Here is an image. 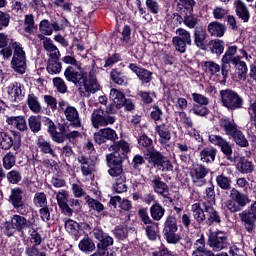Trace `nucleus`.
<instances>
[{
  "label": "nucleus",
  "mask_w": 256,
  "mask_h": 256,
  "mask_svg": "<svg viewBox=\"0 0 256 256\" xmlns=\"http://www.w3.org/2000/svg\"><path fill=\"white\" fill-rule=\"evenodd\" d=\"M6 123L12 125V127H15L18 131H27V120H25V117L23 116L9 117L6 120Z\"/></svg>",
  "instance_id": "nucleus-32"
},
{
  "label": "nucleus",
  "mask_w": 256,
  "mask_h": 256,
  "mask_svg": "<svg viewBox=\"0 0 256 256\" xmlns=\"http://www.w3.org/2000/svg\"><path fill=\"white\" fill-rule=\"evenodd\" d=\"M110 99L118 109H121V107H123V104L125 103V95L123 94V92L115 88H112L110 90Z\"/></svg>",
  "instance_id": "nucleus-37"
},
{
  "label": "nucleus",
  "mask_w": 256,
  "mask_h": 256,
  "mask_svg": "<svg viewBox=\"0 0 256 256\" xmlns=\"http://www.w3.org/2000/svg\"><path fill=\"white\" fill-rule=\"evenodd\" d=\"M119 139L117 136V132L111 128H103L100 129L98 132L94 133V141L98 145H103V143H107V141H112L115 143Z\"/></svg>",
  "instance_id": "nucleus-16"
},
{
  "label": "nucleus",
  "mask_w": 256,
  "mask_h": 256,
  "mask_svg": "<svg viewBox=\"0 0 256 256\" xmlns=\"http://www.w3.org/2000/svg\"><path fill=\"white\" fill-rule=\"evenodd\" d=\"M202 207H204V212L206 214L205 225H213L214 223H221V215L216 211L215 207L211 204H207V202H202Z\"/></svg>",
  "instance_id": "nucleus-18"
},
{
  "label": "nucleus",
  "mask_w": 256,
  "mask_h": 256,
  "mask_svg": "<svg viewBox=\"0 0 256 256\" xmlns=\"http://www.w3.org/2000/svg\"><path fill=\"white\" fill-rule=\"evenodd\" d=\"M204 67L207 73L210 75H217L221 71V66L213 61L204 62Z\"/></svg>",
  "instance_id": "nucleus-63"
},
{
  "label": "nucleus",
  "mask_w": 256,
  "mask_h": 256,
  "mask_svg": "<svg viewBox=\"0 0 256 256\" xmlns=\"http://www.w3.org/2000/svg\"><path fill=\"white\" fill-rule=\"evenodd\" d=\"M147 155L151 163H154V167H159L165 158V156H163V154L157 151L155 148H150L147 152Z\"/></svg>",
  "instance_id": "nucleus-39"
},
{
  "label": "nucleus",
  "mask_w": 256,
  "mask_h": 256,
  "mask_svg": "<svg viewBox=\"0 0 256 256\" xmlns=\"http://www.w3.org/2000/svg\"><path fill=\"white\" fill-rule=\"evenodd\" d=\"M221 104L228 111H237L243 108V97H241L235 90L226 89L220 91Z\"/></svg>",
  "instance_id": "nucleus-5"
},
{
  "label": "nucleus",
  "mask_w": 256,
  "mask_h": 256,
  "mask_svg": "<svg viewBox=\"0 0 256 256\" xmlns=\"http://www.w3.org/2000/svg\"><path fill=\"white\" fill-rule=\"evenodd\" d=\"M207 175H209V170L201 164L194 165L190 170L192 183L196 187H203V185H206L207 179L205 178Z\"/></svg>",
  "instance_id": "nucleus-13"
},
{
  "label": "nucleus",
  "mask_w": 256,
  "mask_h": 256,
  "mask_svg": "<svg viewBox=\"0 0 256 256\" xmlns=\"http://www.w3.org/2000/svg\"><path fill=\"white\" fill-rule=\"evenodd\" d=\"M164 239L170 244V245H177L181 241V234L177 233V231L172 232H163Z\"/></svg>",
  "instance_id": "nucleus-55"
},
{
  "label": "nucleus",
  "mask_w": 256,
  "mask_h": 256,
  "mask_svg": "<svg viewBox=\"0 0 256 256\" xmlns=\"http://www.w3.org/2000/svg\"><path fill=\"white\" fill-rule=\"evenodd\" d=\"M64 77L66 81L75 84L76 87H80L84 97H89V95L95 94L101 89V86L93 73H90L87 76V73L81 70L77 71L73 66H68L65 69Z\"/></svg>",
  "instance_id": "nucleus-2"
},
{
  "label": "nucleus",
  "mask_w": 256,
  "mask_h": 256,
  "mask_svg": "<svg viewBox=\"0 0 256 256\" xmlns=\"http://www.w3.org/2000/svg\"><path fill=\"white\" fill-rule=\"evenodd\" d=\"M200 157L203 163H213L217 157V149L211 146L206 147L200 152Z\"/></svg>",
  "instance_id": "nucleus-35"
},
{
  "label": "nucleus",
  "mask_w": 256,
  "mask_h": 256,
  "mask_svg": "<svg viewBox=\"0 0 256 256\" xmlns=\"http://www.w3.org/2000/svg\"><path fill=\"white\" fill-rule=\"evenodd\" d=\"M9 203H11L12 207H14L18 213H23L21 212V209L25 207V203L23 202V189L19 187L13 188L9 196Z\"/></svg>",
  "instance_id": "nucleus-19"
},
{
  "label": "nucleus",
  "mask_w": 256,
  "mask_h": 256,
  "mask_svg": "<svg viewBox=\"0 0 256 256\" xmlns=\"http://www.w3.org/2000/svg\"><path fill=\"white\" fill-rule=\"evenodd\" d=\"M10 47L13 49L11 68L20 75L27 70V56L20 42L11 40Z\"/></svg>",
  "instance_id": "nucleus-3"
},
{
  "label": "nucleus",
  "mask_w": 256,
  "mask_h": 256,
  "mask_svg": "<svg viewBox=\"0 0 256 256\" xmlns=\"http://www.w3.org/2000/svg\"><path fill=\"white\" fill-rule=\"evenodd\" d=\"M234 7L236 11V15L239 17V19H242L244 23H247L249 21L251 15L249 14V9L247 8V5L244 4L241 0H236L234 2Z\"/></svg>",
  "instance_id": "nucleus-23"
},
{
  "label": "nucleus",
  "mask_w": 256,
  "mask_h": 256,
  "mask_svg": "<svg viewBox=\"0 0 256 256\" xmlns=\"http://www.w3.org/2000/svg\"><path fill=\"white\" fill-rule=\"evenodd\" d=\"M26 103L30 111H32V113H35L36 115L43 111V107H41V102H39V98L35 96V94H29Z\"/></svg>",
  "instance_id": "nucleus-34"
},
{
  "label": "nucleus",
  "mask_w": 256,
  "mask_h": 256,
  "mask_svg": "<svg viewBox=\"0 0 256 256\" xmlns=\"http://www.w3.org/2000/svg\"><path fill=\"white\" fill-rule=\"evenodd\" d=\"M209 142L216 147H219L220 151L225 155L228 161L233 162V144H230L227 139L220 135L211 134L208 137Z\"/></svg>",
  "instance_id": "nucleus-10"
},
{
  "label": "nucleus",
  "mask_w": 256,
  "mask_h": 256,
  "mask_svg": "<svg viewBox=\"0 0 256 256\" xmlns=\"http://www.w3.org/2000/svg\"><path fill=\"white\" fill-rule=\"evenodd\" d=\"M36 146L41 153H44L46 155H51V157H57V154L55 153V150L53 149V146L51 145V142L43 139L38 138L36 141Z\"/></svg>",
  "instance_id": "nucleus-29"
},
{
  "label": "nucleus",
  "mask_w": 256,
  "mask_h": 256,
  "mask_svg": "<svg viewBox=\"0 0 256 256\" xmlns=\"http://www.w3.org/2000/svg\"><path fill=\"white\" fill-rule=\"evenodd\" d=\"M77 161L80 165L82 177H84L86 181L93 179V173H95V164L93 161H91V159L85 155H79L77 157Z\"/></svg>",
  "instance_id": "nucleus-15"
},
{
  "label": "nucleus",
  "mask_w": 256,
  "mask_h": 256,
  "mask_svg": "<svg viewBox=\"0 0 256 256\" xmlns=\"http://www.w3.org/2000/svg\"><path fill=\"white\" fill-rule=\"evenodd\" d=\"M253 169H255V166H253V162L241 158L240 161L238 162V171L243 174H249L253 173Z\"/></svg>",
  "instance_id": "nucleus-44"
},
{
  "label": "nucleus",
  "mask_w": 256,
  "mask_h": 256,
  "mask_svg": "<svg viewBox=\"0 0 256 256\" xmlns=\"http://www.w3.org/2000/svg\"><path fill=\"white\" fill-rule=\"evenodd\" d=\"M208 245L216 252L227 249V247H229V238L227 237V233L220 230L211 232L208 236Z\"/></svg>",
  "instance_id": "nucleus-8"
},
{
  "label": "nucleus",
  "mask_w": 256,
  "mask_h": 256,
  "mask_svg": "<svg viewBox=\"0 0 256 256\" xmlns=\"http://www.w3.org/2000/svg\"><path fill=\"white\" fill-rule=\"evenodd\" d=\"M174 3H176L177 9L180 11L185 9L189 15L193 13V7L196 5L195 0H174Z\"/></svg>",
  "instance_id": "nucleus-41"
},
{
  "label": "nucleus",
  "mask_w": 256,
  "mask_h": 256,
  "mask_svg": "<svg viewBox=\"0 0 256 256\" xmlns=\"http://www.w3.org/2000/svg\"><path fill=\"white\" fill-rule=\"evenodd\" d=\"M155 129L160 137L159 141L162 145H165L171 141V130L169 129V125L160 124L156 126Z\"/></svg>",
  "instance_id": "nucleus-27"
},
{
  "label": "nucleus",
  "mask_w": 256,
  "mask_h": 256,
  "mask_svg": "<svg viewBox=\"0 0 256 256\" xmlns=\"http://www.w3.org/2000/svg\"><path fill=\"white\" fill-rule=\"evenodd\" d=\"M164 239L170 244V245H177L181 241V234L177 233V231L172 232H163Z\"/></svg>",
  "instance_id": "nucleus-54"
},
{
  "label": "nucleus",
  "mask_w": 256,
  "mask_h": 256,
  "mask_svg": "<svg viewBox=\"0 0 256 256\" xmlns=\"http://www.w3.org/2000/svg\"><path fill=\"white\" fill-rule=\"evenodd\" d=\"M33 203L35 207H47V194H45V192H36Z\"/></svg>",
  "instance_id": "nucleus-53"
},
{
  "label": "nucleus",
  "mask_w": 256,
  "mask_h": 256,
  "mask_svg": "<svg viewBox=\"0 0 256 256\" xmlns=\"http://www.w3.org/2000/svg\"><path fill=\"white\" fill-rule=\"evenodd\" d=\"M92 235L96 241H98L96 248L101 249L102 251H107L109 247H113V237L109 236L105 231L100 227H95L92 231Z\"/></svg>",
  "instance_id": "nucleus-14"
},
{
  "label": "nucleus",
  "mask_w": 256,
  "mask_h": 256,
  "mask_svg": "<svg viewBox=\"0 0 256 256\" xmlns=\"http://www.w3.org/2000/svg\"><path fill=\"white\" fill-rule=\"evenodd\" d=\"M8 95L12 102L21 101V99H23V89L21 88V84L15 82L10 85L8 87Z\"/></svg>",
  "instance_id": "nucleus-30"
},
{
  "label": "nucleus",
  "mask_w": 256,
  "mask_h": 256,
  "mask_svg": "<svg viewBox=\"0 0 256 256\" xmlns=\"http://www.w3.org/2000/svg\"><path fill=\"white\" fill-rule=\"evenodd\" d=\"M115 121V116H111L109 111H105L103 109H95L91 114V123L94 129L107 127V125H113Z\"/></svg>",
  "instance_id": "nucleus-7"
},
{
  "label": "nucleus",
  "mask_w": 256,
  "mask_h": 256,
  "mask_svg": "<svg viewBox=\"0 0 256 256\" xmlns=\"http://www.w3.org/2000/svg\"><path fill=\"white\" fill-rule=\"evenodd\" d=\"M24 31L29 35H33L35 31H37L35 16H33V14H27L24 16Z\"/></svg>",
  "instance_id": "nucleus-38"
},
{
  "label": "nucleus",
  "mask_w": 256,
  "mask_h": 256,
  "mask_svg": "<svg viewBox=\"0 0 256 256\" xmlns=\"http://www.w3.org/2000/svg\"><path fill=\"white\" fill-rule=\"evenodd\" d=\"M112 233L119 241H125V238L129 236V227L127 225L116 226Z\"/></svg>",
  "instance_id": "nucleus-46"
},
{
  "label": "nucleus",
  "mask_w": 256,
  "mask_h": 256,
  "mask_svg": "<svg viewBox=\"0 0 256 256\" xmlns=\"http://www.w3.org/2000/svg\"><path fill=\"white\" fill-rule=\"evenodd\" d=\"M175 33L177 35L175 36L177 39H180V41H183L190 46L193 45V40L191 39V32L183 28H177Z\"/></svg>",
  "instance_id": "nucleus-48"
},
{
  "label": "nucleus",
  "mask_w": 256,
  "mask_h": 256,
  "mask_svg": "<svg viewBox=\"0 0 256 256\" xmlns=\"http://www.w3.org/2000/svg\"><path fill=\"white\" fill-rule=\"evenodd\" d=\"M126 178L125 176H120L115 179V182L112 186L114 193H125L127 192V184H125Z\"/></svg>",
  "instance_id": "nucleus-49"
},
{
  "label": "nucleus",
  "mask_w": 256,
  "mask_h": 256,
  "mask_svg": "<svg viewBox=\"0 0 256 256\" xmlns=\"http://www.w3.org/2000/svg\"><path fill=\"white\" fill-rule=\"evenodd\" d=\"M17 161V158L15 157V154L13 152H8L4 157H3V167L7 171L9 169H13L15 167V163Z\"/></svg>",
  "instance_id": "nucleus-51"
},
{
  "label": "nucleus",
  "mask_w": 256,
  "mask_h": 256,
  "mask_svg": "<svg viewBox=\"0 0 256 256\" xmlns=\"http://www.w3.org/2000/svg\"><path fill=\"white\" fill-rule=\"evenodd\" d=\"M56 200L58 203V207L61 205H65L69 202V191L67 190H60L56 193Z\"/></svg>",
  "instance_id": "nucleus-64"
},
{
  "label": "nucleus",
  "mask_w": 256,
  "mask_h": 256,
  "mask_svg": "<svg viewBox=\"0 0 256 256\" xmlns=\"http://www.w3.org/2000/svg\"><path fill=\"white\" fill-rule=\"evenodd\" d=\"M78 249L85 253V255H91L97 249V245H95V241L86 235L83 239H81L78 243Z\"/></svg>",
  "instance_id": "nucleus-21"
},
{
  "label": "nucleus",
  "mask_w": 256,
  "mask_h": 256,
  "mask_svg": "<svg viewBox=\"0 0 256 256\" xmlns=\"http://www.w3.org/2000/svg\"><path fill=\"white\" fill-rule=\"evenodd\" d=\"M194 37V45L198 47V49H205V41L207 39V32L203 28H195L193 32Z\"/></svg>",
  "instance_id": "nucleus-28"
},
{
  "label": "nucleus",
  "mask_w": 256,
  "mask_h": 256,
  "mask_svg": "<svg viewBox=\"0 0 256 256\" xmlns=\"http://www.w3.org/2000/svg\"><path fill=\"white\" fill-rule=\"evenodd\" d=\"M216 183L223 191H230V199L225 202V207L230 213H239V211H243L251 203L249 195L243 194L237 188H231V178L220 174L216 177Z\"/></svg>",
  "instance_id": "nucleus-1"
},
{
  "label": "nucleus",
  "mask_w": 256,
  "mask_h": 256,
  "mask_svg": "<svg viewBox=\"0 0 256 256\" xmlns=\"http://www.w3.org/2000/svg\"><path fill=\"white\" fill-rule=\"evenodd\" d=\"M234 67L238 70L239 79L245 81L247 79V64L241 60V58L234 64Z\"/></svg>",
  "instance_id": "nucleus-61"
},
{
  "label": "nucleus",
  "mask_w": 256,
  "mask_h": 256,
  "mask_svg": "<svg viewBox=\"0 0 256 256\" xmlns=\"http://www.w3.org/2000/svg\"><path fill=\"white\" fill-rule=\"evenodd\" d=\"M172 231H179V226L177 225V218H175V216H167L164 222L163 233H168Z\"/></svg>",
  "instance_id": "nucleus-43"
},
{
  "label": "nucleus",
  "mask_w": 256,
  "mask_h": 256,
  "mask_svg": "<svg viewBox=\"0 0 256 256\" xmlns=\"http://www.w3.org/2000/svg\"><path fill=\"white\" fill-rule=\"evenodd\" d=\"M6 179L12 185H17L21 181V179H23V176L21 174V171L14 169L7 173Z\"/></svg>",
  "instance_id": "nucleus-56"
},
{
  "label": "nucleus",
  "mask_w": 256,
  "mask_h": 256,
  "mask_svg": "<svg viewBox=\"0 0 256 256\" xmlns=\"http://www.w3.org/2000/svg\"><path fill=\"white\" fill-rule=\"evenodd\" d=\"M85 201L92 211H96L97 213L105 211V206L99 200H95L91 196H86Z\"/></svg>",
  "instance_id": "nucleus-45"
},
{
  "label": "nucleus",
  "mask_w": 256,
  "mask_h": 256,
  "mask_svg": "<svg viewBox=\"0 0 256 256\" xmlns=\"http://www.w3.org/2000/svg\"><path fill=\"white\" fill-rule=\"evenodd\" d=\"M15 151L21 149V136L17 134H9L7 132H0V149L9 151L12 148Z\"/></svg>",
  "instance_id": "nucleus-12"
},
{
  "label": "nucleus",
  "mask_w": 256,
  "mask_h": 256,
  "mask_svg": "<svg viewBox=\"0 0 256 256\" xmlns=\"http://www.w3.org/2000/svg\"><path fill=\"white\" fill-rule=\"evenodd\" d=\"M65 229L68 233H70V235L77 236V233H79V229H81V226L76 221L68 219L65 222Z\"/></svg>",
  "instance_id": "nucleus-57"
},
{
  "label": "nucleus",
  "mask_w": 256,
  "mask_h": 256,
  "mask_svg": "<svg viewBox=\"0 0 256 256\" xmlns=\"http://www.w3.org/2000/svg\"><path fill=\"white\" fill-rule=\"evenodd\" d=\"M28 233H29V241L32 245H36L39 247V245L43 243V236H41V234H39V232H37L35 228H32L31 230H29Z\"/></svg>",
  "instance_id": "nucleus-60"
},
{
  "label": "nucleus",
  "mask_w": 256,
  "mask_h": 256,
  "mask_svg": "<svg viewBox=\"0 0 256 256\" xmlns=\"http://www.w3.org/2000/svg\"><path fill=\"white\" fill-rule=\"evenodd\" d=\"M43 48L46 51V55L50 57L49 59H61V52L59 51V48L54 45L53 40L44 42Z\"/></svg>",
  "instance_id": "nucleus-33"
},
{
  "label": "nucleus",
  "mask_w": 256,
  "mask_h": 256,
  "mask_svg": "<svg viewBox=\"0 0 256 256\" xmlns=\"http://www.w3.org/2000/svg\"><path fill=\"white\" fill-rule=\"evenodd\" d=\"M203 208H201V204L200 203H195L192 205L191 207V211H192V217L193 219L196 220V222L199 225H205V221H206V214H205V206H202Z\"/></svg>",
  "instance_id": "nucleus-22"
},
{
  "label": "nucleus",
  "mask_w": 256,
  "mask_h": 256,
  "mask_svg": "<svg viewBox=\"0 0 256 256\" xmlns=\"http://www.w3.org/2000/svg\"><path fill=\"white\" fill-rule=\"evenodd\" d=\"M28 127L32 133H39L41 131V116H30L28 118Z\"/></svg>",
  "instance_id": "nucleus-47"
},
{
  "label": "nucleus",
  "mask_w": 256,
  "mask_h": 256,
  "mask_svg": "<svg viewBox=\"0 0 256 256\" xmlns=\"http://www.w3.org/2000/svg\"><path fill=\"white\" fill-rule=\"evenodd\" d=\"M110 76L112 81H114V83H116L117 85L127 84V78H125V76H123V74L119 70H112Z\"/></svg>",
  "instance_id": "nucleus-62"
},
{
  "label": "nucleus",
  "mask_w": 256,
  "mask_h": 256,
  "mask_svg": "<svg viewBox=\"0 0 256 256\" xmlns=\"http://www.w3.org/2000/svg\"><path fill=\"white\" fill-rule=\"evenodd\" d=\"M232 138L238 147H247L249 145V141L241 130H238L236 133H234Z\"/></svg>",
  "instance_id": "nucleus-52"
},
{
  "label": "nucleus",
  "mask_w": 256,
  "mask_h": 256,
  "mask_svg": "<svg viewBox=\"0 0 256 256\" xmlns=\"http://www.w3.org/2000/svg\"><path fill=\"white\" fill-rule=\"evenodd\" d=\"M219 126L222 129H224L226 135H230V137H233L234 133L239 131L235 121L231 120L229 118H222V119H220L219 120Z\"/></svg>",
  "instance_id": "nucleus-24"
},
{
  "label": "nucleus",
  "mask_w": 256,
  "mask_h": 256,
  "mask_svg": "<svg viewBox=\"0 0 256 256\" xmlns=\"http://www.w3.org/2000/svg\"><path fill=\"white\" fill-rule=\"evenodd\" d=\"M203 199L207 205H215V186L213 184L205 189Z\"/></svg>",
  "instance_id": "nucleus-50"
},
{
  "label": "nucleus",
  "mask_w": 256,
  "mask_h": 256,
  "mask_svg": "<svg viewBox=\"0 0 256 256\" xmlns=\"http://www.w3.org/2000/svg\"><path fill=\"white\" fill-rule=\"evenodd\" d=\"M31 227V222L19 214H14L11 216L10 221H6L3 225V233L6 237H13L17 231L22 233L24 229H29Z\"/></svg>",
  "instance_id": "nucleus-4"
},
{
  "label": "nucleus",
  "mask_w": 256,
  "mask_h": 256,
  "mask_svg": "<svg viewBox=\"0 0 256 256\" xmlns=\"http://www.w3.org/2000/svg\"><path fill=\"white\" fill-rule=\"evenodd\" d=\"M58 107L60 111H63L66 119L70 122V127H74V129H79V127H81V117H79L77 108L70 106L69 102L65 100H60L58 102Z\"/></svg>",
  "instance_id": "nucleus-6"
},
{
  "label": "nucleus",
  "mask_w": 256,
  "mask_h": 256,
  "mask_svg": "<svg viewBox=\"0 0 256 256\" xmlns=\"http://www.w3.org/2000/svg\"><path fill=\"white\" fill-rule=\"evenodd\" d=\"M53 85L58 93L65 95V93L67 92V84L65 83V80H63V78L61 77L53 78Z\"/></svg>",
  "instance_id": "nucleus-59"
},
{
  "label": "nucleus",
  "mask_w": 256,
  "mask_h": 256,
  "mask_svg": "<svg viewBox=\"0 0 256 256\" xmlns=\"http://www.w3.org/2000/svg\"><path fill=\"white\" fill-rule=\"evenodd\" d=\"M238 49L236 45L229 46L222 56V60L231 63V65H237V62L241 59V56H236Z\"/></svg>",
  "instance_id": "nucleus-25"
},
{
  "label": "nucleus",
  "mask_w": 256,
  "mask_h": 256,
  "mask_svg": "<svg viewBox=\"0 0 256 256\" xmlns=\"http://www.w3.org/2000/svg\"><path fill=\"white\" fill-rule=\"evenodd\" d=\"M64 28L63 24L53 21L50 22L47 19H44L39 24L40 32H42L43 35H53V31H61Z\"/></svg>",
  "instance_id": "nucleus-20"
},
{
  "label": "nucleus",
  "mask_w": 256,
  "mask_h": 256,
  "mask_svg": "<svg viewBox=\"0 0 256 256\" xmlns=\"http://www.w3.org/2000/svg\"><path fill=\"white\" fill-rule=\"evenodd\" d=\"M145 231L150 241H155L157 239V223L150 222L149 224H146Z\"/></svg>",
  "instance_id": "nucleus-58"
},
{
  "label": "nucleus",
  "mask_w": 256,
  "mask_h": 256,
  "mask_svg": "<svg viewBox=\"0 0 256 256\" xmlns=\"http://www.w3.org/2000/svg\"><path fill=\"white\" fill-rule=\"evenodd\" d=\"M107 165L109 167L108 173L111 177L123 176V160L119 152H114L106 156Z\"/></svg>",
  "instance_id": "nucleus-9"
},
{
  "label": "nucleus",
  "mask_w": 256,
  "mask_h": 256,
  "mask_svg": "<svg viewBox=\"0 0 256 256\" xmlns=\"http://www.w3.org/2000/svg\"><path fill=\"white\" fill-rule=\"evenodd\" d=\"M210 51L215 55H223V52L225 51V42L220 39L210 41Z\"/></svg>",
  "instance_id": "nucleus-42"
},
{
  "label": "nucleus",
  "mask_w": 256,
  "mask_h": 256,
  "mask_svg": "<svg viewBox=\"0 0 256 256\" xmlns=\"http://www.w3.org/2000/svg\"><path fill=\"white\" fill-rule=\"evenodd\" d=\"M207 29L208 33L212 37H223V35H225V31H227V26H225V24L214 21L208 24Z\"/></svg>",
  "instance_id": "nucleus-26"
},
{
  "label": "nucleus",
  "mask_w": 256,
  "mask_h": 256,
  "mask_svg": "<svg viewBox=\"0 0 256 256\" xmlns=\"http://www.w3.org/2000/svg\"><path fill=\"white\" fill-rule=\"evenodd\" d=\"M154 191L163 197V199H167L168 203H173V198L171 197V192H169V186L161 180L159 176H155L152 180Z\"/></svg>",
  "instance_id": "nucleus-17"
},
{
  "label": "nucleus",
  "mask_w": 256,
  "mask_h": 256,
  "mask_svg": "<svg viewBox=\"0 0 256 256\" xmlns=\"http://www.w3.org/2000/svg\"><path fill=\"white\" fill-rule=\"evenodd\" d=\"M150 215L153 221H161L165 217V208L156 202L150 207Z\"/></svg>",
  "instance_id": "nucleus-36"
},
{
  "label": "nucleus",
  "mask_w": 256,
  "mask_h": 256,
  "mask_svg": "<svg viewBox=\"0 0 256 256\" xmlns=\"http://www.w3.org/2000/svg\"><path fill=\"white\" fill-rule=\"evenodd\" d=\"M240 221L248 233H253L256 222V201H254L247 210L239 213Z\"/></svg>",
  "instance_id": "nucleus-11"
},
{
  "label": "nucleus",
  "mask_w": 256,
  "mask_h": 256,
  "mask_svg": "<svg viewBox=\"0 0 256 256\" xmlns=\"http://www.w3.org/2000/svg\"><path fill=\"white\" fill-rule=\"evenodd\" d=\"M209 253H213V251L207 250V248H205V237L201 236V238L196 240V242L194 243V250L192 252V256H209Z\"/></svg>",
  "instance_id": "nucleus-31"
},
{
  "label": "nucleus",
  "mask_w": 256,
  "mask_h": 256,
  "mask_svg": "<svg viewBox=\"0 0 256 256\" xmlns=\"http://www.w3.org/2000/svg\"><path fill=\"white\" fill-rule=\"evenodd\" d=\"M61 69H63V66L59 62V59H48L47 71L50 75H59Z\"/></svg>",
  "instance_id": "nucleus-40"
}]
</instances>
